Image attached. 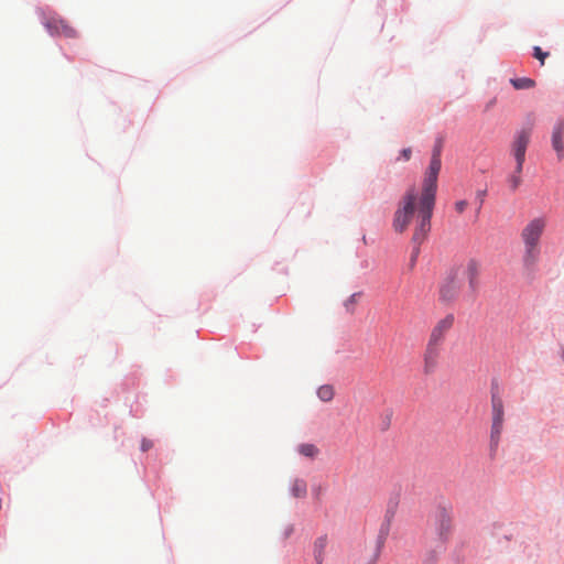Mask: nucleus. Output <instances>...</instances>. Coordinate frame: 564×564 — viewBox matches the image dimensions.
<instances>
[{"label": "nucleus", "instance_id": "obj_1", "mask_svg": "<svg viewBox=\"0 0 564 564\" xmlns=\"http://www.w3.org/2000/svg\"><path fill=\"white\" fill-rule=\"evenodd\" d=\"M422 197L423 187L421 188L420 193L414 186L408 188L399 200L393 217V228L397 232H404L412 223L414 224V234L412 240L416 246H420L424 241L429 231L431 230V218L435 207V203H433L427 218L424 219L422 215ZM434 202H436V199ZM417 252L419 247H415L412 254V261L415 260Z\"/></svg>", "mask_w": 564, "mask_h": 564}, {"label": "nucleus", "instance_id": "obj_2", "mask_svg": "<svg viewBox=\"0 0 564 564\" xmlns=\"http://www.w3.org/2000/svg\"><path fill=\"white\" fill-rule=\"evenodd\" d=\"M545 227V218L536 217L530 220L521 231V239L524 247L522 261L528 270H532L540 259V239Z\"/></svg>", "mask_w": 564, "mask_h": 564}, {"label": "nucleus", "instance_id": "obj_3", "mask_svg": "<svg viewBox=\"0 0 564 564\" xmlns=\"http://www.w3.org/2000/svg\"><path fill=\"white\" fill-rule=\"evenodd\" d=\"M441 151L442 145L437 144L434 147L431 161L429 167L424 173L423 178V197H422V215L423 218L426 219L430 213L431 206L433 205L436 198L437 192V180L441 171L442 162H441Z\"/></svg>", "mask_w": 564, "mask_h": 564}, {"label": "nucleus", "instance_id": "obj_4", "mask_svg": "<svg viewBox=\"0 0 564 564\" xmlns=\"http://www.w3.org/2000/svg\"><path fill=\"white\" fill-rule=\"evenodd\" d=\"M491 410H492V424L490 432L491 442L497 445L503 429L505 422V405L502 398L498 391L491 392Z\"/></svg>", "mask_w": 564, "mask_h": 564}, {"label": "nucleus", "instance_id": "obj_5", "mask_svg": "<svg viewBox=\"0 0 564 564\" xmlns=\"http://www.w3.org/2000/svg\"><path fill=\"white\" fill-rule=\"evenodd\" d=\"M462 289V280L459 279L458 269H452L444 278L440 286V300L443 303H453Z\"/></svg>", "mask_w": 564, "mask_h": 564}, {"label": "nucleus", "instance_id": "obj_6", "mask_svg": "<svg viewBox=\"0 0 564 564\" xmlns=\"http://www.w3.org/2000/svg\"><path fill=\"white\" fill-rule=\"evenodd\" d=\"M531 128H522L519 130L513 138L511 143V154L518 165V172H522L523 164L525 161V152L530 143Z\"/></svg>", "mask_w": 564, "mask_h": 564}, {"label": "nucleus", "instance_id": "obj_7", "mask_svg": "<svg viewBox=\"0 0 564 564\" xmlns=\"http://www.w3.org/2000/svg\"><path fill=\"white\" fill-rule=\"evenodd\" d=\"M443 345L427 340L424 355H423V373L432 375L438 367L440 358L442 355Z\"/></svg>", "mask_w": 564, "mask_h": 564}, {"label": "nucleus", "instance_id": "obj_8", "mask_svg": "<svg viewBox=\"0 0 564 564\" xmlns=\"http://www.w3.org/2000/svg\"><path fill=\"white\" fill-rule=\"evenodd\" d=\"M44 25L53 35H63L65 37H75L77 35L76 30L57 15L45 18Z\"/></svg>", "mask_w": 564, "mask_h": 564}, {"label": "nucleus", "instance_id": "obj_9", "mask_svg": "<svg viewBox=\"0 0 564 564\" xmlns=\"http://www.w3.org/2000/svg\"><path fill=\"white\" fill-rule=\"evenodd\" d=\"M454 325V315L448 314L442 319H440L435 326L432 328L429 341L436 343V344H444L445 337L447 333L451 330V328Z\"/></svg>", "mask_w": 564, "mask_h": 564}, {"label": "nucleus", "instance_id": "obj_10", "mask_svg": "<svg viewBox=\"0 0 564 564\" xmlns=\"http://www.w3.org/2000/svg\"><path fill=\"white\" fill-rule=\"evenodd\" d=\"M327 536L322 535L318 536L313 544V556L316 564H323L325 561L326 547H327Z\"/></svg>", "mask_w": 564, "mask_h": 564}, {"label": "nucleus", "instance_id": "obj_11", "mask_svg": "<svg viewBox=\"0 0 564 564\" xmlns=\"http://www.w3.org/2000/svg\"><path fill=\"white\" fill-rule=\"evenodd\" d=\"M563 134H564V123L558 122L555 126L553 133H552V145H553V149L556 151L560 159L563 156V152H564V144L562 141Z\"/></svg>", "mask_w": 564, "mask_h": 564}, {"label": "nucleus", "instance_id": "obj_12", "mask_svg": "<svg viewBox=\"0 0 564 564\" xmlns=\"http://www.w3.org/2000/svg\"><path fill=\"white\" fill-rule=\"evenodd\" d=\"M452 528V519L445 510H442L437 519V533L442 540H445Z\"/></svg>", "mask_w": 564, "mask_h": 564}, {"label": "nucleus", "instance_id": "obj_13", "mask_svg": "<svg viewBox=\"0 0 564 564\" xmlns=\"http://www.w3.org/2000/svg\"><path fill=\"white\" fill-rule=\"evenodd\" d=\"M466 275L468 278L470 289L476 290L479 276V263L476 260L471 259L468 261L466 265Z\"/></svg>", "mask_w": 564, "mask_h": 564}, {"label": "nucleus", "instance_id": "obj_14", "mask_svg": "<svg viewBox=\"0 0 564 564\" xmlns=\"http://www.w3.org/2000/svg\"><path fill=\"white\" fill-rule=\"evenodd\" d=\"M291 492L296 498L305 497L307 492V485L302 479H295L291 487Z\"/></svg>", "mask_w": 564, "mask_h": 564}, {"label": "nucleus", "instance_id": "obj_15", "mask_svg": "<svg viewBox=\"0 0 564 564\" xmlns=\"http://www.w3.org/2000/svg\"><path fill=\"white\" fill-rule=\"evenodd\" d=\"M510 82L516 89H530L535 86V82L529 77L513 78Z\"/></svg>", "mask_w": 564, "mask_h": 564}, {"label": "nucleus", "instance_id": "obj_16", "mask_svg": "<svg viewBox=\"0 0 564 564\" xmlns=\"http://www.w3.org/2000/svg\"><path fill=\"white\" fill-rule=\"evenodd\" d=\"M334 388L329 384H325L318 388L317 395L324 402H329L334 398Z\"/></svg>", "mask_w": 564, "mask_h": 564}, {"label": "nucleus", "instance_id": "obj_17", "mask_svg": "<svg viewBox=\"0 0 564 564\" xmlns=\"http://www.w3.org/2000/svg\"><path fill=\"white\" fill-rule=\"evenodd\" d=\"M521 173L518 172V165H516L514 172L508 177V184L512 192H516L522 183Z\"/></svg>", "mask_w": 564, "mask_h": 564}, {"label": "nucleus", "instance_id": "obj_18", "mask_svg": "<svg viewBox=\"0 0 564 564\" xmlns=\"http://www.w3.org/2000/svg\"><path fill=\"white\" fill-rule=\"evenodd\" d=\"M299 453L306 457H315L318 453V449L313 444H301L297 448Z\"/></svg>", "mask_w": 564, "mask_h": 564}, {"label": "nucleus", "instance_id": "obj_19", "mask_svg": "<svg viewBox=\"0 0 564 564\" xmlns=\"http://www.w3.org/2000/svg\"><path fill=\"white\" fill-rule=\"evenodd\" d=\"M360 296H361L360 292L354 293L344 302V306L348 313L352 314L355 312V307H356Z\"/></svg>", "mask_w": 564, "mask_h": 564}, {"label": "nucleus", "instance_id": "obj_20", "mask_svg": "<svg viewBox=\"0 0 564 564\" xmlns=\"http://www.w3.org/2000/svg\"><path fill=\"white\" fill-rule=\"evenodd\" d=\"M533 56L540 61L541 65H543L545 58L549 56V52H543L540 46H534Z\"/></svg>", "mask_w": 564, "mask_h": 564}, {"label": "nucleus", "instance_id": "obj_21", "mask_svg": "<svg viewBox=\"0 0 564 564\" xmlns=\"http://www.w3.org/2000/svg\"><path fill=\"white\" fill-rule=\"evenodd\" d=\"M467 206H468L467 200H464V199L463 200H458V202L455 203V210L458 214H463L466 210Z\"/></svg>", "mask_w": 564, "mask_h": 564}, {"label": "nucleus", "instance_id": "obj_22", "mask_svg": "<svg viewBox=\"0 0 564 564\" xmlns=\"http://www.w3.org/2000/svg\"><path fill=\"white\" fill-rule=\"evenodd\" d=\"M152 447H153V442L151 440L143 438L141 441V451L142 452H147V451H149Z\"/></svg>", "mask_w": 564, "mask_h": 564}, {"label": "nucleus", "instance_id": "obj_23", "mask_svg": "<svg viewBox=\"0 0 564 564\" xmlns=\"http://www.w3.org/2000/svg\"><path fill=\"white\" fill-rule=\"evenodd\" d=\"M412 150L410 148L403 149L401 151V156L404 161H409L411 159Z\"/></svg>", "mask_w": 564, "mask_h": 564}, {"label": "nucleus", "instance_id": "obj_24", "mask_svg": "<svg viewBox=\"0 0 564 564\" xmlns=\"http://www.w3.org/2000/svg\"><path fill=\"white\" fill-rule=\"evenodd\" d=\"M476 196H477V198H478V200H479V206H481V205H482V203H484V198H485V196H486V191H485V189H484V191H478V192L476 193Z\"/></svg>", "mask_w": 564, "mask_h": 564}, {"label": "nucleus", "instance_id": "obj_25", "mask_svg": "<svg viewBox=\"0 0 564 564\" xmlns=\"http://www.w3.org/2000/svg\"><path fill=\"white\" fill-rule=\"evenodd\" d=\"M380 547H381V543L378 545L377 552H376V554H375V561H376V560H377V557H378V554H379V552H380Z\"/></svg>", "mask_w": 564, "mask_h": 564}]
</instances>
